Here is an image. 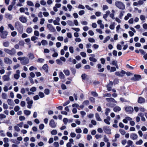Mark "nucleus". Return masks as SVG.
<instances>
[{"label":"nucleus","instance_id":"f257e3e1","mask_svg":"<svg viewBox=\"0 0 147 147\" xmlns=\"http://www.w3.org/2000/svg\"><path fill=\"white\" fill-rule=\"evenodd\" d=\"M15 27L19 32L22 34L23 32V26L19 22H17L15 23Z\"/></svg>","mask_w":147,"mask_h":147},{"label":"nucleus","instance_id":"f03ea898","mask_svg":"<svg viewBox=\"0 0 147 147\" xmlns=\"http://www.w3.org/2000/svg\"><path fill=\"white\" fill-rule=\"evenodd\" d=\"M18 59L20 60L21 64L24 65H26L29 62V59L26 57H18Z\"/></svg>","mask_w":147,"mask_h":147},{"label":"nucleus","instance_id":"7ed1b4c3","mask_svg":"<svg viewBox=\"0 0 147 147\" xmlns=\"http://www.w3.org/2000/svg\"><path fill=\"white\" fill-rule=\"evenodd\" d=\"M115 5L119 9L121 10L125 9V4L120 1H116L115 3Z\"/></svg>","mask_w":147,"mask_h":147},{"label":"nucleus","instance_id":"20e7f679","mask_svg":"<svg viewBox=\"0 0 147 147\" xmlns=\"http://www.w3.org/2000/svg\"><path fill=\"white\" fill-rule=\"evenodd\" d=\"M4 51L11 56L14 55L16 53V49L14 48H12L11 50L5 48L4 49Z\"/></svg>","mask_w":147,"mask_h":147},{"label":"nucleus","instance_id":"39448f33","mask_svg":"<svg viewBox=\"0 0 147 147\" xmlns=\"http://www.w3.org/2000/svg\"><path fill=\"white\" fill-rule=\"evenodd\" d=\"M47 27L49 30L51 32H54L56 31L55 28L51 24H48L47 25Z\"/></svg>","mask_w":147,"mask_h":147},{"label":"nucleus","instance_id":"423d86ee","mask_svg":"<svg viewBox=\"0 0 147 147\" xmlns=\"http://www.w3.org/2000/svg\"><path fill=\"white\" fill-rule=\"evenodd\" d=\"M49 125L50 126L53 128H55L57 126V123H55L54 120L53 119H51L49 123Z\"/></svg>","mask_w":147,"mask_h":147},{"label":"nucleus","instance_id":"0eeeda50","mask_svg":"<svg viewBox=\"0 0 147 147\" xmlns=\"http://www.w3.org/2000/svg\"><path fill=\"white\" fill-rule=\"evenodd\" d=\"M125 111L128 114H131L134 111L133 108L131 107H127L125 108Z\"/></svg>","mask_w":147,"mask_h":147},{"label":"nucleus","instance_id":"6e6552de","mask_svg":"<svg viewBox=\"0 0 147 147\" xmlns=\"http://www.w3.org/2000/svg\"><path fill=\"white\" fill-rule=\"evenodd\" d=\"M103 129L104 132L107 134H111V130L108 126H105L103 127Z\"/></svg>","mask_w":147,"mask_h":147},{"label":"nucleus","instance_id":"1a4fd4ad","mask_svg":"<svg viewBox=\"0 0 147 147\" xmlns=\"http://www.w3.org/2000/svg\"><path fill=\"white\" fill-rule=\"evenodd\" d=\"M91 57H89V60L91 61L96 63L97 61V59L95 58V55L94 54H91L90 55Z\"/></svg>","mask_w":147,"mask_h":147},{"label":"nucleus","instance_id":"9d476101","mask_svg":"<svg viewBox=\"0 0 147 147\" xmlns=\"http://www.w3.org/2000/svg\"><path fill=\"white\" fill-rule=\"evenodd\" d=\"M141 79V76L139 75H135L134 77L131 78V80L134 81H138Z\"/></svg>","mask_w":147,"mask_h":147},{"label":"nucleus","instance_id":"9b49d317","mask_svg":"<svg viewBox=\"0 0 147 147\" xmlns=\"http://www.w3.org/2000/svg\"><path fill=\"white\" fill-rule=\"evenodd\" d=\"M4 62L7 64H11L12 63V61L11 59L8 57H5L4 58Z\"/></svg>","mask_w":147,"mask_h":147},{"label":"nucleus","instance_id":"f8f14e48","mask_svg":"<svg viewBox=\"0 0 147 147\" xmlns=\"http://www.w3.org/2000/svg\"><path fill=\"white\" fill-rule=\"evenodd\" d=\"M8 34V32L6 31H3L1 34V37L2 38H5L7 37Z\"/></svg>","mask_w":147,"mask_h":147},{"label":"nucleus","instance_id":"ddd939ff","mask_svg":"<svg viewBox=\"0 0 147 147\" xmlns=\"http://www.w3.org/2000/svg\"><path fill=\"white\" fill-rule=\"evenodd\" d=\"M97 68L98 69V71L99 72H102L104 70V68H101L102 65L100 63H98L97 65Z\"/></svg>","mask_w":147,"mask_h":147},{"label":"nucleus","instance_id":"4468645a","mask_svg":"<svg viewBox=\"0 0 147 147\" xmlns=\"http://www.w3.org/2000/svg\"><path fill=\"white\" fill-rule=\"evenodd\" d=\"M130 138L132 140H136L138 138V136L137 134L135 133H132L130 134Z\"/></svg>","mask_w":147,"mask_h":147},{"label":"nucleus","instance_id":"2eb2a0df","mask_svg":"<svg viewBox=\"0 0 147 147\" xmlns=\"http://www.w3.org/2000/svg\"><path fill=\"white\" fill-rule=\"evenodd\" d=\"M113 84V82L110 81L109 83L107 86V89L109 91H110L111 90L112 86Z\"/></svg>","mask_w":147,"mask_h":147},{"label":"nucleus","instance_id":"dca6fc26","mask_svg":"<svg viewBox=\"0 0 147 147\" xmlns=\"http://www.w3.org/2000/svg\"><path fill=\"white\" fill-rule=\"evenodd\" d=\"M16 73L14 75V77L16 79L18 80L20 76V71L19 70H16Z\"/></svg>","mask_w":147,"mask_h":147},{"label":"nucleus","instance_id":"f3484780","mask_svg":"<svg viewBox=\"0 0 147 147\" xmlns=\"http://www.w3.org/2000/svg\"><path fill=\"white\" fill-rule=\"evenodd\" d=\"M106 100L107 101L109 102H113L114 103H117V102L115 99L113 98H107Z\"/></svg>","mask_w":147,"mask_h":147},{"label":"nucleus","instance_id":"a211bd4d","mask_svg":"<svg viewBox=\"0 0 147 147\" xmlns=\"http://www.w3.org/2000/svg\"><path fill=\"white\" fill-rule=\"evenodd\" d=\"M110 11L108 10L106 11V14L103 15V18L107 21V18L108 16L110 14Z\"/></svg>","mask_w":147,"mask_h":147},{"label":"nucleus","instance_id":"6ab92c4d","mask_svg":"<svg viewBox=\"0 0 147 147\" xmlns=\"http://www.w3.org/2000/svg\"><path fill=\"white\" fill-rule=\"evenodd\" d=\"M145 101V99L142 97H139L138 98V102L139 103H144Z\"/></svg>","mask_w":147,"mask_h":147},{"label":"nucleus","instance_id":"aec40b11","mask_svg":"<svg viewBox=\"0 0 147 147\" xmlns=\"http://www.w3.org/2000/svg\"><path fill=\"white\" fill-rule=\"evenodd\" d=\"M20 20L23 23H26L27 21V19L25 17H20L19 18Z\"/></svg>","mask_w":147,"mask_h":147},{"label":"nucleus","instance_id":"412c9836","mask_svg":"<svg viewBox=\"0 0 147 147\" xmlns=\"http://www.w3.org/2000/svg\"><path fill=\"white\" fill-rule=\"evenodd\" d=\"M7 102L8 105H9L13 106L14 105L13 101L11 99H8Z\"/></svg>","mask_w":147,"mask_h":147},{"label":"nucleus","instance_id":"4be33fe9","mask_svg":"<svg viewBox=\"0 0 147 147\" xmlns=\"http://www.w3.org/2000/svg\"><path fill=\"white\" fill-rule=\"evenodd\" d=\"M2 78L4 81H8L10 80L9 76L6 75L3 76L2 77Z\"/></svg>","mask_w":147,"mask_h":147},{"label":"nucleus","instance_id":"5701e85b","mask_svg":"<svg viewBox=\"0 0 147 147\" xmlns=\"http://www.w3.org/2000/svg\"><path fill=\"white\" fill-rule=\"evenodd\" d=\"M28 104L27 108L29 109H31L33 103V101L32 100H30V101L27 102Z\"/></svg>","mask_w":147,"mask_h":147},{"label":"nucleus","instance_id":"b1692460","mask_svg":"<svg viewBox=\"0 0 147 147\" xmlns=\"http://www.w3.org/2000/svg\"><path fill=\"white\" fill-rule=\"evenodd\" d=\"M48 68L49 67L46 64H45L42 66V69L47 73L48 72Z\"/></svg>","mask_w":147,"mask_h":147},{"label":"nucleus","instance_id":"393cba45","mask_svg":"<svg viewBox=\"0 0 147 147\" xmlns=\"http://www.w3.org/2000/svg\"><path fill=\"white\" fill-rule=\"evenodd\" d=\"M5 17L9 20H11L12 19V16L9 13H6L5 15Z\"/></svg>","mask_w":147,"mask_h":147},{"label":"nucleus","instance_id":"a878e982","mask_svg":"<svg viewBox=\"0 0 147 147\" xmlns=\"http://www.w3.org/2000/svg\"><path fill=\"white\" fill-rule=\"evenodd\" d=\"M95 116L96 120L98 121H101L102 119L100 117L99 114L98 113H96L95 114Z\"/></svg>","mask_w":147,"mask_h":147},{"label":"nucleus","instance_id":"bb28decb","mask_svg":"<svg viewBox=\"0 0 147 147\" xmlns=\"http://www.w3.org/2000/svg\"><path fill=\"white\" fill-rule=\"evenodd\" d=\"M28 56L30 59L32 60L34 58V55L32 53H29L28 54Z\"/></svg>","mask_w":147,"mask_h":147},{"label":"nucleus","instance_id":"cd10ccee","mask_svg":"<svg viewBox=\"0 0 147 147\" xmlns=\"http://www.w3.org/2000/svg\"><path fill=\"white\" fill-rule=\"evenodd\" d=\"M121 110V108L119 106H116L113 109V111L115 112L119 111Z\"/></svg>","mask_w":147,"mask_h":147},{"label":"nucleus","instance_id":"c85d7f7f","mask_svg":"<svg viewBox=\"0 0 147 147\" xmlns=\"http://www.w3.org/2000/svg\"><path fill=\"white\" fill-rule=\"evenodd\" d=\"M27 4L30 6H34V5L33 3L30 1H28L26 2Z\"/></svg>","mask_w":147,"mask_h":147},{"label":"nucleus","instance_id":"c756f323","mask_svg":"<svg viewBox=\"0 0 147 147\" xmlns=\"http://www.w3.org/2000/svg\"><path fill=\"white\" fill-rule=\"evenodd\" d=\"M63 72L67 76H69L70 74L69 71L68 69H64L63 70Z\"/></svg>","mask_w":147,"mask_h":147},{"label":"nucleus","instance_id":"7c9ffc66","mask_svg":"<svg viewBox=\"0 0 147 147\" xmlns=\"http://www.w3.org/2000/svg\"><path fill=\"white\" fill-rule=\"evenodd\" d=\"M59 77L61 79H64L65 78V76L62 72H59Z\"/></svg>","mask_w":147,"mask_h":147},{"label":"nucleus","instance_id":"2f4dec72","mask_svg":"<svg viewBox=\"0 0 147 147\" xmlns=\"http://www.w3.org/2000/svg\"><path fill=\"white\" fill-rule=\"evenodd\" d=\"M32 31V29L30 27H28L27 28L26 30V32L30 34L31 33Z\"/></svg>","mask_w":147,"mask_h":147},{"label":"nucleus","instance_id":"473e14b6","mask_svg":"<svg viewBox=\"0 0 147 147\" xmlns=\"http://www.w3.org/2000/svg\"><path fill=\"white\" fill-rule=\"evenodd\" d=\"M131 13H127V15L125 16L124 19L126 20H128L129 18L131 17Z\"/></svg>","mask_w":147,"mask_h":147},{"label":"nucleus","instance_id":"72a5a7b5","mask_svg":"<svg viewBox=\"0 0 147 147\" xmlns=\"http://www.w3.org/2000/svg\"><path fill=\"white\" fill-rule=\"evenodd\" d=\"M3 46L5 47H8L9 45V42L8 41L4 42L3 43Z\"/></svg>","mask_w":147,"mask_h":147},{"label":"nucleus","instance_id":"f704fd0d","mask_svg":"<svg viewBox=\"0 0 147 147\" xmlns=\"http://www.w3.org/2000/svg\"><path fill=\"white\" fill-rule=\"evenodd\" d=\"M24 113L26 115H29L31 113V111L29 110H25L24 111Z\"/></svg>","mask_w":147,"mask_h":147},{"label":"nucleus","instance_id":"c9c22d12","mask_svg":"<svg viewBox=\"0 0 147 147\" xmlns=\"http://www.w3.org/2000/svg\"><path fill=\"white\" fill-rule=\"evenodd\" d=\"M67 22L68 24L70 26H74V23L72 21L68 20Z\"/></svg>","mask_w":147,"mask_h":147},{"label":"nucleus","instance_id":"e433bc0d","mask_svg":"<svg viewBox=\"0 0 147 147\" xmlns=\"http://www.w3.org/2000/svg\"><path fill=\"white\" fill-rule=\"evenodd\" d=\"M41 43L43 45H47L48 42L47 41L45 40H43L41 41Z\"/></svg>","mask_w":147,"mask_h":147},{"label":"nucleus","instance_id":"4c0bfd02","mask_svg":"<svg viewBox=\"0 0 147 147\" xmlns=\"http://www.w3.org/2000/svg\"><path fill=\"white\" fill-rule=\"evenodd\" d=\"M111 110L109 108H106L105 110V114L106 116L109 115V113L110 112Z\"/></svg>","mask_w":147,"mask_h":147},{"label":"nucleus","instance_id":"58836bf2","mask_svg":"<svg viewBox=\"0 0 147 147\" xmlns=\"http://www.w3.org/2000/svg\"><path fill=\"white\" fill-rule=\"evenodd\" d=\"M7 95L6 94L3 93L2 94V97L3 99H5L7 98Z\"/></svg>","mask_w":147,"mask_h":147},{"label":"nucleus","instance_id":"ea45409f","mask_svg":"<svg viewBox=\"0 0 147 147\" xmlns=\"http://www.w3.org/2000/svg\"><path fill=\"white\" fill-rule=\"evenodd\" d=\"M143 143V141L142 140H140L139 141H137L136 144L137 145H140Z\"/></svg>","mask_w":147,"mask_h":147},{"label":"nucleus","instance_id":"a19ab883","mask_svg":"<svg viewBox=\"0 0 147 147\" xmlns=\"http://www.w3.org/2000/svg\"><path fill=\"white\" fill-rule=\"evenodd\" d=\"M110 39V37L108 36L106 37L105 38L104 40L103 41V43H105L107 41H108Z\"/></svg>","mask_w":147,"mask_h":147},{"label":"nucleus","instance_id":"79ce46f5","mask_svg":"<svg viewBox=\"0 0 147 147\" xmlns=\"http://www.w3.org/2000/svg\"><path fill=\"white\" fill-rule=\"evenodd\" d=\"M57 133V131L56 129H53L51 132V134L53 135H55Z\"/></svg>","mask_w":147,"mask_h":147},{"label":"nucleus","instance_id":"37998d69","mask_svg":"<svg viewBox=\"0 0 147 147\" xmlns=\"http://www.w3.org/2000/svg\"><path fill=\"white\" fill-rule=\"evenodd\" d=\"M38 95L40 98H42L44 97V93L41 92H39Z\"/></svg>","mask_w":147,"mask_h":147},{"label":"nucleus","instance_id":"c03bdc74","mask_svg":"<svg viewBox=\"0 0 147 147\" xmlns=\"http://www.w3.org/2000/svg\"><path fill=\"white\" fill-rule=\"evenodd\" d=\"M14 128L15 130L18 132H19L20 131V129L19 128V127L17 125H15L14 127Z\"/></svg>","mask_w":147,"mask_h":147},{"label":"nucleus","instance_id":"a18cd8bd","mask_svg":"<svg viewBox=\"0 0 147 147\" xmlns=\"http://www.w3.org/2000/svg\"><path fill=\"white\" fill-rule=\"evenodd\" d=\"M125 13L124 11H121L120 12V14L119 16V18L121 19L122 18V17L123 15V14Z\"/></svg>","mask_w":147,"mask_h":147},{"label":"nucleus","instance_id":"49530a36","mask_svg":"<svg viewBox=\"0 0 147 147\" xmlns=\"http://www.w3.org/2000/svg\"><path fill=\"white\" fill-rule=\"evenodd\" d=\"M104 141L105 142H109V140L107 138L106 135H105L104 136Z\"/></svg>","mask_w":147,"mask_h":147},{"label":"nucleus","instance_id":"de8ad7c7","mask_svg":"<svg viewBox=\"0 0 147 147\" xmlns=\"http://www.w3.org/2000/svg\"><path fill=\"white\" fill-rule=\"evenodd\" d=\"M44 61V59L42 58H38L37 59V62L40 63H43Z\"/></svg>","mask_w":147,"mask_h":147},{"label":"nucleus","instance_id":"09e8293b","mask_svg":"<svg viewBox=\"0 0 147 147\" xmlns=\"http://www.w3.org/2000/svg\"><path fill=\"white\" fill-rule=\"evenodd\" d=\"M8 27L10 28L12 30H14V28L13 26L11 24H9L8 25Z\"/></svg>","mask_w":147,"mask_h":147},{"label":"nucleus","instance_id":"8fccbe9b","mask_svg":"<svg viewBox=\"0 0 147 147\" xmlns=\"http://www.w3.org/2000/svg\"><path fill=\"white\" fill-rule=\"evenodd\" d=\"M70 70L71 71L72 74L73 75H74L76 73V70L74 68H73L72 67H71L70 68Z\"/></svg>","mask_w":147,"mask_h":147},{"label":"nucleus","instance_id":"3c124183","mask_svg":"<svg viewBox=\"0 0 147 147\" xmlns=\"http://www.w3.org/2000/svg\"><path fill=\"white\" fill-rule=\"evenodd\" d=\"M63 121L65 124L66 125L68 121V120L67 118H64L63 119Z\"/></svg>","mask_w":147,"mask_h":147},{"label":"nucleus","instance_id":"603ef678","mask_svg":"<svg viewBox=\"0 0 147 147\" xmlns=\"http://www.w3.org/2000/svg\"><path fill=\"white\" fill-rule=\"evenodd\" d=\"M103 96V97H111V95L110 93H107L104 94Z\"/></svg>","mask_w":147,"mask_h":147},{"label":"nucleus","instance_id":"864d4df0","mask_svg":"<svg viewBox=\"0 0 147 147\" xmlns=\"http://www.w3.org/2000/svg\"><path fill=\"white\" fill-rule=\"evenodd\" d=\"M87 77V75H86V74H83L81 76L82 79L83 80H85L86 79V77Z\"/></svg>","mask_w":147,"mask_h":147},{"label":"nucleus","instance_id":"5fc2aeb1","mask_svg":"<svg viewBox=\"0 0 147 147\" xmlns=\"http://www.w3.org/2000/svg\"><path fill=\"white\" fill-rule=\"evenodd\" d=\"M6 117V116L3 114H0V119H3L5 118Z\"/></svg>","mask_w":147,"mask_h":147},{"label":"nucleus","instance_id":"6e6d98bb","mask_svg":"<svg viewBox=\"0 0 147 147\" xmlns=\"http://www.w3.org/2000/svg\"><path fill=\"white\" fill-rule=\"evenodd\" d=\"M45 93L46 95L49 94L50 93L49 90L48 89H46L45 90Z\"/></svg>","mask_w":147,"mask_h":147},{"label":"nucleus","instance_id":"4d7b16f0","mask_svg":"<svg viewBox=\"0 0 147 147\" xmlns=\"http://www.w3.org/2000/svg\"><path fill=\"white\" fill-rule=\"evenodd\" d=\"M127 144L129 146H131L133 144V142L131 140H128L127 142Z\"/></svg>","mask_w":147,"mask_h":147},{"label":"nucleus","instance_id":"13d9d810","mask_svg":"<svg viewBox=\"0 0 147 147\" xmlns=\"http://www.w3.org/2000/svg\"><path fill=\"white\" fill-rule=\"evenodd\" d=\"M80 54L83 57H85L86 56V53L84 52H81L80 53Z\"/></svg>","mask_w":147,"mask_h":147},{"label":"nucleus","instance_id":"bf43d9fd","mask_svg":"<svg viewBox=\"0 0 147 147\" xmlns=\"http://www.w3.org/2000/svg\"><path fill=\"white\" fill-rule=\"evenodd\" d=\"M26 92L24 88H22L20 90V93L22 94H24Z\"/></svg>","mask_w":147,"mask_h":147},{"label":"nucleus","instance_id":"052dcab7","mask_svg":"<svg viewBox=\"0 0 147 147\" xmlns=\"http://www.w3.org/2000/svg\"><path fill=\"white\" fill-rule=\"evenodd\" d=\"M91 94L94 97L97 96H98V94L94 92H91Z\"/></svg>","mask_w":147,"mask_h":147},{"label":"nucleus","instance_id":"680f3d73","mask_svg":"<svg viewBox=\"0 0 147 147\" xmlns=\"http://www.w3.org/2000/svg\"><path fill=\"white\" fill-rule=\"evenodd\" d=\"M56 62L57 64L59 65H62V62L59 59L56 60Z\"/></svg>","mask_w":147,"mask_h":147},{"label":"nucleus","instance_id":"e2e57ef3","mask_svg":"<svg viewBox=\"0 0 147 147\" xmlns=\"http://www.w3.org/2000/svg\"><path fill=\"white\" fill-rule=\"evenodd\" d=\"M20 107L18 106H16L14 108V110L16 112L18 111L20 109Z\"/></svg>","mask_w":147,"mask_h":147},{"label":"nucleus","instance_id":"0e129e2a","mask_svg":"<svg viewBox=\"0 0 147 147\" xmlns=\"http://www.w3.org/2000/svg\"><path fill=\"white\" fill-rule=\"evenodd\" d=\"M108 9V6L106 5H104L102 7V9L104 11L106 10L107 9Z\"/></svg>","mask_w":147,"mask_h":147},{"label":"nucleus","instance_id":"69168bd1","mask_svg":"<svg viewBox=\"0 0 147 147\" xmlns=\"http://www.w3.org/2000/svg\"><path fill=\"white\" fill-rule=\"evenodd\" d=\"M3 107L4 109H8V106L7 104L4 103L3 104Z\"/></svg>","mask_w":147,"mask_h":147},{"label":"nucleus","instance_id":"338daca9","mask_svg":"<svg viewBox=\"0 0 147 147\" xmlns=\"http://www.w3.org/2000/svg\"><path fill=\"white\" fill-rule=\"evenodd\" d=\"M26 104V103L25 102L23 101H21L20 102V105L21 106H22V107H24Z\"/></svg>","mask_w":147,"mask_h":147},{"label":"nucleus","instance_id":"774afa93","mask_svg":"<svg viewBox=\"0 0 147 147\" xmlns=\"http://www.w3.org/2000/svg\"><path fill=\"white\" fill-rule=\"evenodd\" d=\"M119 131L121 135H124L125 133V131L123 129H120Z\"/></svg>","mask_w":147,"mask_h":147}]
</instances>
